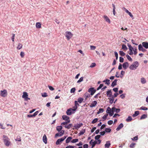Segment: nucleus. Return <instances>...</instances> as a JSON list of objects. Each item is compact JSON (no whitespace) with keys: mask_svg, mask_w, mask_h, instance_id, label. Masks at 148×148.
I'll use <instances>...</instances> for the list:
<instances>
[{"mask_svg":"<svg viewBox=\"0 0 148 148\" xmlns=\"http://www.w3.org/2000/svg\"><path fill=\"white\" fill-rule=\"evenodd\" d=\"M3 142L5 145L6 146L8 147L11 143L10 139L7 136H6L5 135H3Z\"/></svg>","mask_w":148,"mask_h":148,"instance_id":"f257e3e1","label":"nucleus"},{"mask_svg":"<svg viewBox=\"0 0 148 148\" xmlns=\"http://www.w3.org/2000/svg\"><path fill=\"white\" fill-rule=\"evenodd\" d=\"M96 90L94 89V88H89L88 90V92L90 93V95L92 96L95 93Z\"/></svg>","mask_w":148,"mask_h":148,"instance_id":"423d86ee","label":"nucleus"},{"mask_svg":"<svg viewBox=\"0 0 148 148\" xmlns=\"http://www.w3.org/2000/svg\"><path fill=\"white\" fill-rule=\"evenodd\" d=\"M126 57L127 58V59L129 61H132V58L128 54L126 55Z\"/></svg>","mask_w":148,"mask_h":148,"instance_id":"4c0bfd02","label":"nucleus"},{"mask_svg":"<svg viewBox=\"0 0 148 148\" xmlns=\"http://www.w3.org/2000/svg\"><path fill=\"white\" fill-rule=\"evenodd\" d=\"M125 73V71H121L120 75L121 77H122L123 76V75Z\"/></svg>","mask_w":148,"mask_h":148,"instance_id":"4d7b16f0","label":"nucleus"},{"mask_svg":"<svg viewBox=\"0 0 148 148\" xmlns=\"http://www.w3.org/2000/svg\"><path fill=\"white\" fill-rule=\"evenodd\" d=\"M23 95L22 96L23 98H24L25 101H27L28 100H30V99L28 98V95L27 93L25 92H23Z\"/></svg>","mask_w":148,"mask_h":148,"instance_id":"20e7f679","label":"nucleus"},{"mask_svg":"<svg viewBox=\"0 0 148 148\" xmlns=\"http://www.w3.org/2000/svg\"><path fill=\"white\" fill-rule=\"evenodd\" d=\"M119 61L121 62H123L124 61L123 58L122 57H120L119 58Z\"/></svg>","mask_w":148,"mask_h":148,"instance_id":"bf43d9fd","label":"nucleus"},{"mask_svg":"<svg viewBox=\"0 0 148 148\" xmlns=\"http://www.w3.org/2000/svg\"><path fill=\"white\" fill-rule=\"evenodd\" d=\"M83 77H80L79 79L77 81V83L83 81Z\"/></svg>","mask_w":148,"mask_h":148,"instance_id":"5fc2aeb1","label":"nucleus"},{"mask_svg":"<svg viewBox=\"0 0 148 148\" xmlns=\"http://www.w3.org/2000/svg\"><path fill=\"white\" fill-rule=\"evenodd\" d=\"M65 36L68 40H69L73 36V34L70 32H65Z\"/></svg>","mask_w":148,"mask_h":148,"instance_id":"7ed1b4c3","label":"nucleus"},{"mask_svg":"<svg viewBox=\"0 0 148 148\" xmlns=\"http://www.w3.org/2000/svg\"><path fill=\"white\" fill-rule=\"evenodd\" d=\"M65 148H74V146L71 145L67 146Z\"/></svg>","mask_w":148,"mask_h":148,"instance_id":"338daca9","label":"nucleus"},{"mask_svg":"<svg viewBox=\"0 0 148 148\" xmlns=\"http://www.w3.org/2000/svg\"><path fill=\"white\" fill-rule=\"evenodd\" d=\"M113 90L115 92H117L118 90V88H114L113 89Z\"/></svg>","mask_w":148,"mask_h":148,"instance_id":"69168bd1","label":"nucleus"},{"mask_svg":"<svg viewBox=\"0 0 148 148\" xmlns=\"http://www.w3.org/2000/svg\"><path fill=\"white\" fill-rule=\"evenodd\" d=\"M114 54L116 58V59L117 60L118 58V54L116 52H114Z\"/></svg>","mask_w":148,"mask_h":148,"instance_id":"680f3d73","label":"nucleus"},{"mask_svg":"<svg viewBox=\"0 0 148 148\" xmlns=\"http://www.w3.org/2000/svg\"><path fill=\"white\" fill-rule=\"evenodd\" d=\"M103 18L106 21L108 22L109 23H110V21L108 17L106 15H104Z\"/></svg>","mask_w":148,"mask_h":148,"instance_id":"f8f14e48","label":"nucleus"},{"mask_svg":"<svg viewBox=\"0 0 148 148\" xmlns=\"http://www.w3.org/2000/svg\"><path fill=\"white\" fill-rule=\"evenodd\" d=\"M136 144L135 143H132L130 145V147L131 148H134V147L135 145Z\"/></svg>","mask_w":148,"mask_h":148,"instance_id":"864d4df0","label":"nucleus"},{"mask_svg":"<svg viewBox=\"0 0 148 148\" xmlns=\"http://www.w3.org/2000/svg\"><path fill=\"white\" fill-rule=\"evenodd\" d=\"M20 55L21 58H23L25 56V53L21 51L20 53Z\"/></svg>","mask_w":148,"mask_h":148,"instance_id":"09e8293b","label":"nucleus"},{"mask_svg":"<svg viewBox=\"0 0 148 148\" xmlns=\"http://www.w3.org/2000/svg\"><path fill=\"white\" fill-rule=\"evenodd\" d=\"M111 144L109 141H107L105 145V148H109L110 145Z\"/></svg>","mask_w":148,"mask_h":148,"instance_id":"dca6fc26","label":"nucleus"},{"mask_svg":"<svg viewBox=\"0 0 148 148\" xmlns=\"http://www.w3.org/2000/svg\"><path fill=\"white\" fill-rule=\"evenodd\" d=\"M138 49L139 51H141L143 52H145L146 51V50L143 48L141 44H140L138 45Z\"/></svg>","mask_w":148,"mask_h":148,"instance_id":"9b49d317","label":"nucleus"},{"mask_svg":"<svg viewBox=\"0 0 148 148\" xmlns=\"http://www.w3.org/2000/svg\"><path fill=\"white\" fill-rule=\"evenodd\" d=\"M104 111L103 109V108H100L99 109V111L97 112V114H99L101 113H102Z\"/></svg>","mask_w":148,"mask_h":148,"instance_id":"37998d69","label":"nucleus"},{"mask_svg":"<svg viewBox=\"0 0 148 148\" xmlns=\"http://www.w3.org/2000/svg\"><path fill=\"white\" fill-rule=\"evenodd\" d=\"M62 127L61 126H58L56 127V130L58 132H60L62 130Z\"/></svg>","mask_w":148,"mask_h":148,"instance_id":"7c9ffc66","label":"nucleus"},{"mask_svg":"<svg viewBox=\"0 0 148 148\" xmlns=\"http://www.w3.org/2000/svg\"><path fill=\"white\" fill-rule=\"evenodd\" d=\"M0 95L3 97L6 96L7 95V91L5 90H1L0 91Z\"/></svg>","mask_w":148,"mask_h":148,"instance_id":"0eeeda50","label":"nucleus"},{"mask_svg":"<svg viewBox=\"0 0 148 148\" xmlns=\"http://www.w3.org/2000/svg\"><path fill=\"white\" fill-rule=\"evenodd\" d=\"M78 141V139H73L71 141V142L74 143L77 142Z\"/></svg>","mask_w":148,"mask_h":148,"instance_id":"a19ab883","label":"nucleus"},{"mask_svg":"<svg viewBox=\"0 0 148 148\" xmlns=\"http://www.w3.org/2000/svg\"><path fill=\"white\" fill-rule=\"evenodd\" d=\"M122 49L124 51H126L127 49V48L126 45L123 44L122 45Z\"/></svg>","mask_w":148,"mask_h":148,"instance_id":"c85d7f7f","label":"nucleus"},{"mask_svg":"<svg viewBox=\"0 0 148 148\" xmlns=\"http://www.w3.org/2000/svg\"><path fill=\"white\" fill-rule=\"evenodd\" d=\"M111 131V129L109 128H106L105 130V132H110Z\"/></svg>","mask_w":148,"mask_h":148,"instance_id":"a18cd8bd","label":"nucleus"},{"mask_svg":"<svg viewBox=\"0 0 148 148\" xmlns=\"http://www.w3.org/2000/svg\"><path fill=\"white\" fill-rule=\"evenodd\" d=\"M75 88H73L71 89L70 92L71 93H74L75 92Z\"/></svg>","mask_w":148,"mask_h":148,"instance_id":"13d9d810","label":"nucleus"},{"mask_svg":"<svg viewBox=\"0 0 148 148\" xmlns=\"http://www.w3.org/2000/svg\"><path fill=\"white\" fill-rule=\"evenodd\" d=\"M83 125V124L82 123H79V124H75L74 125V127L73 128V130L75 129L78 130Z\"/></svg>","mask_w":148,"mask_h":148,"instance_id":"6e6552de","label":"nucleus"},{"mask_svg":"<svg viewBox=\"0 0 148 148\" xmlns=\"http://www.w3.org/2000/svg\"><path fill=\"white\" fill-rule=\"evenodd\" d=\"M98 119L97 118H95L92 121V123L94 124L97 121Z\"/></svg>","mask_w":148,"mask_h":148,"instance_id":"de8ad7c7","label":"nucleus"},{"mask_svg":"<svg viewBox=\"0 0 148 148\" xmlns=\"http://www.w3.org/2000/svg\"><path fill=\"white\" fill-rule=\"evenodd\" d=\"M140 110H148V108L146 107L142 106L140 108Z\"/></svg>","mask_w":148,"mask_h":148,"instance_id":"49530a36","label":"nucleus"},{"mask_svg":"<svg viewBox=\"0 0 148 148\" xmlns=\"http://www.w3.org/2000/svg\"><path fill=\"white\" fill-rule=\"evenodd\" d=\"M96 140H95L93 141V142H92V148H93L94 147L96 144H97V142Z\"/></svg>","mask_w":148,"mask_h":148,"instance_id":"79ce46f5","label":"nucleus"},{"mask_svg":"<svg viewBox=\"0 0 148 148\" xmlns=\"http://www.w3.org/2000/svg\"><path fill=\"white\" fill-rule=\"evenodd\" d=\"M64 130H62L59 133L60 136H61L63 135L64 133Z\"/></svg>","mask_w":148,"mask_h":148,"instance_id":"603ef678","label":"nucleus"},{"mask_svg":"<svg viewBox=\"0 0 148 148\" xmlns=\"http://www.w3.org/2000/svg\"><path fill=\"white\" fill-rule=\"evenodd\" d=\"M110 80L108 79H107L106 80H104L103 81V82H106V84H108V85L110 84Z\"/></svg>","mask_w":148,"mask_h":148,"instance_id":"c03bdc74","label":"nucleus"},{"mask_svg":"<svg viewBox=\"0 0 148 148\" xmlns=\"http://www.w3.org/2000/svg\"><path fill=\"white\" fill-rule=\"evenodd\" d=\"M139 114V111H136L135 112L134 114H133L132 115V116L133 117H135L137 116H138Z\"/></svg>","mask_w":148,"mask_h":148,"instance_id":"cd10ccee","label":"nucleus"},{"mask_svg":"<svg viewBox=\"0 0 148 148\" xmlns=\"http://www.w3.org/2000/svg\"><path fill=\"white\" fill-rule=\"evenodd\" d=\"M123 126V124L121 123L117 127L116 129V130L117 131L120 130L121 128H122Z\"/></svg>","mask_w":148,"mask_h":148,"instance_id":"aec40b11","label":"nucleus"},{"mask_svg":"<svg viewBox=\"0 0 148 148\" xmlns=\"http://www.w3.org/2000/svg\"><path fill=\"white\" fill-rule=\"evenodd\" d=\"M123 66L124 69H126L129 66L128 63L127 62H124L123 64Z\"/></svg>","mask_w":148,"mask_h":148,"instance_id":"f3484780","label":"nucleus"},{"mask_svg":"<svg viewBox=\"0 0 148 148\" xmlns=\"http://www.w3.org/2000/svg\"><path fill=\"white\" fill-rule=\"evenodd\" d=\"M75 106L73 107V110L74 111H75L77 108V106H79V104L78 103L77 101H75Z\"/></svg>","mask_w":148,"mask_h":148,"instance_id":"ddd939ff","label":"nucleus"},{"mask_svg":"<svg viewBox=\"0 0 148 148\" xmlns=\"http://www.w3.org/2000/svg\"><path fill=\"white\" fill-rule=\"evenodd\" d=\"M88 145L87 144H85L83 145V148H88Z\"/></svg>","mask_w":148,"mask_h":148,"instance_id":"774afa93","label":"nucleus"},{"mask_svg":"<svg viewBox=\"0 0 148 148\" xmlns=\"http://www.w3.org/2000/svg\"><path fill=\"white\" fill-rule=\"evenodd\" d=\"M133 50L134 52V55H136L137 53L136 49V48L134 49H133Z\"/></svg>","mask_w":148,"mask_h":148,"instance_id":"0e129e2a","label":"nucleus"},{"mask_svg":"<svg viewBox=\"0 0 148 148\" xmlns=\"http://www.w3.org/2000/svg\"><path fill=\"white\" fill-rule=\"evenodd\" d=\"M15 140L18 141H21V137L19 136H17L16 138L15 139Z\"/></svg>","mask_w":148,"mask_h":148,"instance_id":"ea45409f","label":"nucleus"},{"mask_svg":"<svg viewBox=\"0 0 148 148\" xmlns=\"http://www.w3.org/2000/svg\"><path fill=\"white\" fill-rule=\"evenodd\" d=\"M66 138V136H64L60 139H58L56 142V144L57 145H59L61 143L62 141L64 140Z\"/></svg>","mask_w":148,"mask_h":148,"instance_id":"39448f33","label":"nucleus"},{"mask_svg":"<svg viewBox=\"0 0 148 148\" xmlns=\"http://www.w3.org/2000/svg\"><path fill=\"white\" fill-rule=\"evenodd\" d=\"M141 82L143 84H144L146 82V81L144 77H142L141 79Z\"/></svg>","mask_w":148,"mask_h":148,"instance_id":"a878e982","label":"nucleus"},{"mask_svg":"<svg viewBox=\"0 0 148 148\" xmlns=\"http://www.w3.org/2000/svg\"><path fill=\"white\" fill-rule=\"evenodd\" d=\"M117 81V79H115L114 80V81L112 82V84H111V86L112 87H113L116 85Z\"/></svg>","mask_w":148,"mask_h":148,"instance_id":"393cba45","label":"nucleus"},{"mask_svg":"<svg viewBox=\"0 0 148 148\" xmlns=\"http://www.w3.org/2000/svg\"><path fill=\"white\" fill-rule=\"evenodd\" d=\"M100 137L101 136L100 135H97L95 136V139L97 140H99V139L100 138Z\"/></svg>","mask_w":148,"mask_h":148,"instance_id":"6e6d98bb","label":"nucleus"},{"mask_svg":"<svg viewBox=\"0 0 148 148\" xmlns=\"http://www.w3.org/2000/svg\"><path fill=\"white\" fill-rule=\"evenodd\" d=\"M111 90H110L107 91L106 94L107 96L109 97H111L112 95Z\"/></svg>","mask_w":148,"mask_h":148,"instance_id":"412c9836","label":"nucleus"},{"mask_svg":"<svg viewBox=\"0 0 148 148\" xmlns=\"http://www.w3.org/2000/svg\"><path fill=\"white\" fill-rule=\"evenodd\" d=\"M138 66V62L136 61L133 63V64L130 66L129 68L131 70H135L136 69Z\"/></svg>","mask_w":148,"mask_h":148,"instance_id":"f03ea898","label":"nucleus"},{"mask_svg":"<svg viewBox=\"0 0 148 148\" xmlns=\"http://www.w3.org/2000/svg\"><path fill=\"white\" fill-rule=\"evenodd\" d=\"M96 66V64L95 63H93L91 64L90 67L91 68H93Z\"/></svg>","mask_w":148,"mask_h":148,"instance_id":"3c124183","label":"nucleus"},{"mask_svg":"<svg viewBox=\"0 0 148 148\" xmlns=\"http://www.w3.org/2000/svg\"><path fill=\"white\" fill-rule=\"evenodd\" d=\"M42 96L43 97H47V93L46 92H44L42 94Z\"/></svg>","mask_w":148,"mask_h":148,"instance_id":"8fccbe9b","label":"nucleus"},{"mask_svg":"<svg viewBox=\"0 0 148 148\" xmlns=\"http://www.w3.org/2000/svg\"><path fill=\"white\" fill-rule=\"evenodd\" d=\"M119 54L122 56H123L125 55V53H124L123 51H120L119 52Z\"/></svg>","mask_w":148,"mask_h":148,"instance_id":"c756f323","label":"nucleus"},{"mask_svg":"<svg viewBox=\"0 0 148 148\" xmlns=\"http://www.w3.org/2000/svg\"><path fill=\"white\" fill-rule=\"evenodd\" d=\"M90 94L87 93H86L84 95V97L86 99H87L88 98L91 97Z\"/></svg>","mask_w":148,"mask_h":148,"instance_id":"4be33fe9","label":"nucleus"},{"mask_svg":"<svg viewBox=\"0 0 148 148\" xmlns=\"http://www.w3.org/2000/svg\"><path fill=\"white\" fill-rule=\"evenodd\" d=\"M73 109H72L71 108H69L66 111V113L67 115H70L72 113H74V112H72V111H74L73 110Z\"/></svg>","mask_w":148,"mask_h":148,"instance_id":"9d476101","label":"nucleus"},{"mask_svg":"<svg viewBox=\"0 0 148 148\" xmlns=\"http://www.w3.org/2000/svg\"><path fill=\"white\" fill-rule=\"evenodd\" d=\"M113 122L112 120H110L108 122V123L109 125H111L113 123Z\"/></svg>","mask_w":148,"mask_h":148,"instance_id":"052dcab7","label":"nucleus"},{"mask_svg":"<svg viewBox=\"0 0 148 148\" xmlns=\"http://www.w3.org/2000/svg\"><path fill=\"white\" fill-rule=\"evenodd\" d=\"M48 87L49 88V89L51 90H54V88L52 86H49Z\"/></svg>","mask_w":148,"mask_h":148,"instance_id":"e2e57ef3","label":"nucleus"},{"mask_svg":"<svg viewBox=\"0 0 148 148\" xmlns=\"http://www.w3.org/2000/svg\"><path fill=\"white\" fill-rule=\"evenodd\" d=\"M70 121H66L61 123V125H65L68 124L70 122Z\"/></svg>","mask_w":148,"mask_h":148,"instance_id":"c9c22d12","label":"nucleus"},{"mask_svg":"<svg viewBox=\"0 0 148 148\" xmlns=\"http://www.w3.org/2000/svg\"><path fill=\"white\" fill-rule=\"evenodd\" d=\"M143 46L146 49L148 48V42H143L142 43Z\"/></svg>","mask_w":148,"mask_h":148,"instance_id":"2eb2a0df","label":"nucleus"},{"mask_svg":"<svg viewBox=\"0 0 148 148\" xmlns=\"http://www.w3.org/2000/svg\"><path fill=\"white\" fill-rule=\"evenodd\" d=\"M84 99L82 98H79L78 99L77 102L79 103H82Z\"/></svg>","mask_w":148,"mask_h":148,"instance_id":"72a5a7b5","label":"nucleus"},{"mask_svg":"<svg viewBox=\"0 0 148 148\" xmlns=\"http://www.w3.org/2000/svg\"><path fill=\"white\" fill-rule=\"evenodd\" d=\"M36 27L37 28H40L41 27V24L40 23H36Z\"/></svg>","mask_w":148,"mask_h":148,"instance_id":"473e14b6","label":"nucleus"},{"mask_svg":"<svg viewBox=\"0 0 148 148\" xmlns=\"http://www.w3.org/2000/svg\"><path fill=\"white\" fill-rule=\"evenodd\" d=\"M73 138L69 136L66 139V143H69L70 141L72 140H71Z\"/></svg>","mask_w":148,"mask_h":148,"instance_id":"6ab92c4d","label":"nucleus"},{"mask_svg":"<svg viewBox=\"0 0 148 148\" xmlns=\"http://www.w3.org/2000/svg\"><path fill=\"white\" fill-rule=\"evenodd\" d=\"M73 126V125L71 124H70L67 125H65L64 127L68 129H70Z\"/></svg>","mask_w":148,"mask_h":148,"instance_id":"bb28decb","label":"nucleus"},{"mask_svg":"<svg viewBox=\"0 0 148 148\" xmlns=\"http://www.w3.org/2000/svg\"><path fill=\"white\" fill-rule=\"evenodd\" d=\"M132 119V118L131 116H129L127 119H126V121L127 122H129L131 121Z\"/></svg>","mask_w":148,"mask_h":148,"instance_id":"e433bc0d","label":"nucleus"},{"mask_svg":"<svg viewBox=\"0 0 148 148\" xmlns=\"http://www.w3.org/2000/svg\"><path fill=\"white\" fill-rule=\"evenodd\" d=\"M42 140H43V142L45 144H46L47 143V138L45 134L43 136Z\"/></svg>","mask_w":148,"mask_h":148,"instance_id":"5701e85b","label":"nucleus"},{"mask_svg":"<svg viewBox=\"0 0 148 148\" xmlns=\"http://www.w3.org/2000/svg\"><path fill=\"white\" fill-rule=\"evenodd\" d=\"M97 104V102L95 101H94L91 103L90 105V107H94Z\"/></svg>","mask_w":148,"mask_h":148,"instance_id":"a211bd4d","label":"nucleus"},{"mask_svg":"<svg viewBox=\"0 0 148 148\" xmlns=\"http://www.w3.org/2000/svg\"><path fill=\"white\" fill-rule=\"evenodd\" d=\"M113 111H115L116 113H118L120 111V109L118 108H116L114 107H113L112 108Z\"/></svg>","mask_w":148,"mask_h":148,"instance_id":"b1692460","label":"nucleus"},{"mask_svg":"<svg viewBox=\"0 0 148 148\" xmlns=\"http://www.w3.org/2000/svg\"><path fill=\"white\" fill-rule=\"evenodd\" d=\"M62 118L64 120L66 121H70L69 120V116H67L66 115H63L62 116Z\"/></svg>","mask_w":148,"mask_h":148,"instance_id":"4468645a","label":"nucleus"},{"mask_svg":"<svg viewBox=\"0 0 148 148\" xmlns=\"http://www.w3.org/2000/svg\"><path fill=\"white\" fill-rule=\"evenodd\" d=\"M147 117V115L146 114H143L140 118V119H143L146 118Z\"/></svg>","mask_w":148,"mask_h":148,"instance_id":"58836bf2","label":"nucleus"},{"mask_svg":"<svg viewBox=\"0 0 148 148\" xmlns=\"http://www.w3.org/2000/svg\"><path fill=\"white\" fill-rule=\"evenodd\" d=\"M106 111H108L107 112L109 114V115L110 116H111L113 114V112L114 111H113L112 110V111H111L110 108L109 107H108Z\"/></svg>","mask_w":148,"mask_h":148,"instance_id":"1a4fd4ad","label":"nucleus"},{"mask_svg":"<svg viewBox=\"0 0 148 148\" xmlns=\"http://www.w3.org/2000/svg\"><path fill=\"white\" fill-rule=\"evenodd\" d=\"M22 45L21 44L19 43L17 48L18 49H20L22 48Z\"/></svg>","mask_w":148,"mask_h":148,"instance_id":"2f4dec72","label":"nucleus"},{"mask_svg":"<svg viewBox=\"0 0 148 148\" xmlns=\"http://www.w3.org/2000/svg\"><path fill=\"white\" fill-rule=\"evenodd\" d=\"M130 52H132L134 48L132 47L131 45H128Z\"/></svg>","mask_w":148,"mask_h":148,"instance_id":"f704fd0d","label":"nucleus"}]
</instances>
